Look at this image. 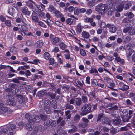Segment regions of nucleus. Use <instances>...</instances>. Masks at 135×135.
Wrapping results in <instances>:
<instances>
[{"label":"nucleus","mask_w":135,"mask_h":135,"mask_svg":"<svg viewBox=\"0 0 135 135\" xmlns=\"http://www.w3.org/2000/svg\"><path fill=\"white\" fill-rule=\"evenodd\" d=\"M92 105L90 104H86L83 105L81 108V111L79 114L81 116L86 115L89 113L92 112Z\"/></svg>","instance_id":"1"},{"label":"nucleus","mask_w":135,"mask_h":135,"mask_svg":"<svg viewBox=\"0 0 135 135\" xmlns=\"http://www.w3.org/2000/svg\"><path fill=\"white\" fill-rule=\"evenodd\" d=\"M32 115L30 113H26L25 115L26 119L28 120V122L31 121L33 123H38L40 121L39 116L35 115H34V118H32Z\"/></svg>","instance_id":"2"},{"label":"nucleus","mask_w":135,"mask_h":135,"mask_svg":"<svg viewBox=\"0 0 135 135\" xmlns=\"http://www.w3.org/2000/svg\"><path fill=\"white\" fill-rule=\"evenodd\" d=\"M107 5L106 4L100 3L97 5L95 8V11L99 14L103 15L106 12Z\"/></svg>","instance_id":"3"},{"label":"nucleus","mask_w":135,"mask_h":135,"mask_svg":"<svg viewBox=\"0 0 135 135\" xmlns=\"http://www.w3.org/2000/svg\"><path fill=\"white\" fill-rule=\"evenodd\" d=\"M106 27L109 28V31L111 33H115L117 31V27L114 24L108 23L106 25Z\"/></svg>","instance_id":"4"},{"label":"nucleus","mask_w":135,"mask_h":135,"mask_svg":"<svg viewBox=\"0 0 135 135\" xmlns=\"http://www.w3.org/2000/svg\"><path fill=\"white\" fill-rule=\"evenodd\" d=\"M8 99L7 100V104L8 105L11 106H15L16 103L14 100L13 96L8 95Z\"/></svg>","instance_id":"5"},{"label":"nucleus","mask_w":135,"mask_h":135,"mask_svg":"<svg viewBox=\"0 0 135 135\" xmlns=\"http://www.w3.org/2000/svg\"><path fill=\"white\" fill-rule=\"evenodd\" d=\"M31 18L32 21L35 23H37L39 20L37 14L35 11H33L30 16Z\"/></svg>","instance_id":"6"},{"label":"nucleus","mask_w":135,"mask_h":135,"mask_svg":"<svg viewBox=\"0 0 135 135\" xmlns=\"http://www.w3.org/2000/svg\"><path fill=\"white\" fill-rule=\"evenodd\" d=\"M128 112H126L123 114V115L121 116L122 121L123 122H128L130 119V116H128Z\"/></svg>","instance_id":"7"},{"label":"nucleus","mask_w":135,"mask_h":135,"mask_svg":"<svg viewBox=\"0 0 135 135\" xmlns=\"http://www.w3.org/2000/svg\"><path fill=\"white\" fill-rule=\"evenodd\" d=\"M21 11L22 13L26 16H29L31 14L30 11L26 7H22L21 9Z\"/></svg>","instance_id":"8"},{"label":"nucleus","mask_w":135,"mask_h":135,"mask_svg":"<svg viewBox=\"0 0 135 135\" xmlns=\"http://www.w3.org/2000/svg\"><path fill=\"white\" fill-rule=\"evenodd\" d=\"M100 122L103 123L107 124L108 125H110L111 121L107 117H104V118L102 119Z\"/></svg>","instance_id":"9"},{"label":"nucleus","mask_w":135,"mask_h":135,"mask_svg":"<svg viewBox=\"0 0 135 135\" xmlns=\"http://www.w3.org/2000/svg\"><path fill=\"white\" fill-rule=\"evenodd\" d=\"M113 123L114 125H118L120 124L122 125V123L120 118L119 117H118L116 119L113 120Z\"/></svg>","instance_id":"10"},{"label":"nucleus","mask_w":135,"mask_h":135,"mask_svg":"<svg viewBox=\"0 0 135 135\" xmlns=\"http://www.w3.org/2000/svg\"><path fill=\"white\" fill-rule=\"evenodd\" d=\"M58 45L60 49L62 50L65 49L67 47V46L61 40L59 42Z\"/></svg>","instance_id":"11"},{"label":"nucleus","mask_w":135,"mask_h":135,"mask_svg":"<svg viewBox=\"0 0 135 135\" xmlns=\"http://www.w3.org/2000/svg\"><path fill=\"white\" fill-rule=\"evenodd\" d=\"M29 124H25V126L26 128L28 130L31 131L32 129V127L31 126V125L35 123H33L32 122L29 121L28 122Z\"/></svg>","instance_id":"12"},{"label":"nucleus","mask_w":135,"mask_h":135,"mask_svg":"<svg viewBox=\"0 0 135 135\" xmlns=\"http://www.w3.org/2000/svg\"><path fill=\"white\" fill-rule=\"evenodd\" d=\"M56 58L60 64H63L62 56L61 54H57Z\"/></svg>","instance_id":"13"},{"label":"nucleus","mask_w":135,"mask_h":135,"mask_svg":"<svg viewBox=\"0 0 135 135\" xmlns=\"http://www.w3.org/2000/svg\"><path fill=\"white\" fill-rule=\"evenodd\" d=\"M60 38L57 37H55L52 40H51V43L54 45H56L60 42Z\"/></svg>","instance_id":"14"},{"label":"nucleus","mask_w":135,"mask_h":135,"mask_svg":"<svg viewBox=\"0 0 135 135\" xmlns=\"http://www.w3.org/2000/svg\"><path fill=\"white\" fill-rule=\"evenodd\" d=\"M46 90L43 89L37 92V96L39 97L40 99L44 96L45 93L46 92Z\"/></svg>","instance_id":"15"},{"label":"nucleus","mask_w":135,"mask_h":135,"mask_svg":"<svg viewBox=\"0 0 135 135\" xmlns=\"http://www.w3.org/2000/svg\"><path fill=\"white\" fill-rule=\"evenodd\" d=\"M75 103L77 106H80L82 104V101L80 98H75Z\"/></svg>","instance_id":"16"},{"label":"nucleus","mask_w":135,"mask_h":135,"mask_svg":"<svg viewBox=\"0 0 135 135\" xmlns=\"http://www.w3.org/2000/svg\"><path fill=\"white\" fill-rule=\"evenodd\" d=\"M81 35L83 38L87 39L90 37V36L89 33L86 31H83L82 32Z\"/></svg>","instance_id":"17"},{"label":"nucleus","mask_w":135,"mask_h":135,"mask_svg":"<svg viewBox=\"0 0 135 135\" xmlns=\"http://www.w3.org/2000/svg\"><path fill=\"white\" fill-rule=\"evenodd\" d=\"M115 8L113 6H111L108 8H107V12H108L109 15H111L112 13L114 12V9Z\"/></svg>","instance_id":"18"},{"label":"nucleus","mask_w":135,"mask_h":135,"mask_svg":"<svg viewBox=\"0 0 135 135\" xmlns=\"http://www.w3.org/2000/svg\"><path fill=\"white\" fill-rule=\"evenodd\" d=\"M132 54H133L132 56V60L133 61L134 60V57H133V56L135 54V51H134V50L133 49L131 50L128 53H127V57L129 58Z\"/></svg>","instance_id":"19"},{"label":"nucleus","mask_w":135,"mask_h":135,"mask_svg":"<svg viewBox=\"0 0 135 135\" xmlns=\"http://www.w3.org/2000/svg\"><path fill=\"white\" fill-rule=\"evenodd\" d=\"M83 28V27H82L80 23L78 24L77 25V28L76 30V31L77 33L80 34L82 31Z\"/></svg>","instance_id":"20"},{"label":"nucleus","mask_w":135,"mask_h":135,"mask_svg":"<svg viewBox=\"0 0 135 135\" xmlns=\"http://www.w3.org/2000/svg\"><path fill=\"white\" fill-rule=\"evenodd\" d=\"M15 9L12 7L10 6L8 8V13L11 16H13L14 14Z\"/></svg>","instance_id":"21"},{"label":"nucleus","mask_w":135,"mask_h":135,"mask_svg":"<svg viewBox=\"0 0 135 135\" xmlns=\"http://www.w3.org/2000/svg\"><path fill=\"white\" fill-rule=\"evenodd\" d=\"M36 47L38 48H41L43 45L44 43L43 41L41 40H39L36 42Z\"/></svg>","instance_id":"22"},{"label":"nucleus","mask_w":135,"mask_h":135,"mask_svg":"<svg viewBox=\"0 0 135 135\" xmlns=\"http://www.w3.org/2000/svg\"><path fill=\"white\" fill-rule=\"evenodd\" d=\"M124 6V3H123L122 2L119 4L117 7V10L119 12H121L123 10Z\"/></svg>","instance_id":"23"},{"label":"nucleus","mask_w":135,"mask_h":135,"mask_svg":"<svg viewBox=\"0 0 135 135\" xmlns=\"http://www.w3.org/2000/svg\"><path fill=\"white\" fill-rule=\"evenodd\" d=\"M109 84V86H108V88H110L111 90H113L116 91H117V89L113 88L115 87V85L113 80V81L111 82Z\"/></svg>","instance_id":"24"},{"label":"nucleus","mask_w":135,"mask_h":135,"mask_svg":"<svg viewBox=\"0 0 135 135\" xmlns=\"http://www.w3.org/2000/svg\"><path fill=\"white\" fill-rule=\"evenodd\" d=\"M25 101L24 98L22 95H20L17 99V101L20 104L22 103Z\"/></svg>","instance_id":"25"},{"label":"nucleus","mask_w":135,"mask_h":135,"mask_svg":"<svg viewBox=\"0 0 135 135\" xmlns=\"http://www.w3.org/2000/svg\"><path fill=\"white\" fill-rule=\"evenodd\" d=\"M95 0H91L87 3L88 6L90 8L92 7L95 5Z\"/></svg>","instance_id":"26"},{"label":"nucleus","mask_w":135,"mask_h":135,"mask_svg":"<svg viewBox=\"0 0 135 135\" xmlns=\"http://www.w3.org/2000/svg\"><path fill=\"white\" fill-rule=\"evenodd\" d=\"M116 61L117 62H119L121 65H124L125 64V62L124 60L123 59H121L119 57L116 59Z\"/></svg>","instance_id":"27"},{"label":"nucleus","mask_w":135,"mask_h":135,"mask_svg":"<svg viewBox=\"0 0 135 135\" xmlns=\"http://www.w3.org/2000/svg\"><path fill=\"white\" fill-rule=\"evenodd\" d=\"M56 95V94L54 93L50 92H48L46 94L47 96L50 97L52 99H54L55 98Z\"/></svg>","instance_id":"28"},{"label":"nucleus","mask_w":135,"mask_h":135,"mask_svg":"<svg viewBox=\"0 0 135 135\" xmlns=\"http://www.w3.org/2000/svg\"><path fill=\"white\" fill-rule=\"evenodd\" d=\"M53 13L55 14V16L57 18L61 17L62 14L60 11L56 9L55 10Z\"/></svg>","instance_id":"29"},{"label":"nucleus","mask_w":135,"mask_h":135,"mask_svg":"<svg viewBox=\"0 0 135 135\" xmlns=\"http://www.w3.org/2000/svg\"><path fill=\"white\" fill-rule=\"evenodd\" d=\"M44 107L50 106L51 102L47 99H45L44 101Z\"/></svg>","instance_id":"30"},{"label":"nucleus","mask_w":135,"mask_h":135,"mask_svg":"<svg viewBox=\"0 0 135 135\" xmlns=\"http://www.w3.org/2000/svg\"><path fill=\"white\" fill-rule=\"evenodd\" d=\"M51 105L52 107L55 109H57V102L55 100H52L51 102Z\"/></svg>","instance_id":"31"},{"label":"nucleus","mask_w":135,"mask_h":135,"mask_svg":"<svg viewBox=\"0 0 135 135\" xmlns=\"http://www.w3.org/2000/svg\"><path fill=\"white\" fill-rule=\"evenodd\" d=\"M88 96L92 98H95V97H96V96L95 91L93 90L90 92L89 94L88 95Z\"/></svg>","instance_id":"32"},{"label":"nucleus","mask_w":135,"mask_h":135,"mask_svg":"<svg viewBox=\"0 0 135 135\" xmlns=\"http://www.w3.org/2000/svg\"><path fill=\"white\" fill-rule=\"evenodd\" d=\"M41 60L38 59H34L33 60V62L28 61L27 62L29 63L33 64L35 65H37L38 64V63H40Z\"/></svg>","instance_id":"33"},{"label":"nucleus","mask_w":135,"mask_h":135,"mask_svg":"<svg viewBox=\"0 0 135 135\" xmlns=\"http://www.w3.org/2000/svg\"><path fill=\"white\" fill-rule=\"evenodd\" d=\"M128 34L130 36L135 35V28H133L131 27V28L130 29L129 32H128Z\"/></svg>","instance_id":"34"},{"label":"nucleus","mask_w":135,"mask_h":135,"mask_svg":"<svg viewBox=\"0 0 135 135\" xmlns=\"http://www.w3.org/2000/svg\"><path fill=\"white\" fill-rule=\"evenodd\" d=\"M104 79L105 81L106 82L107 84H109L111 82L113 81V79L110 78L109 77H104Z\"/></svg>","instance_id":"35"},{"label":"nucleus","mask_w":135,"mask_h":135,"mask_svg":"<svg viewBox=\"0 0 135 135\" xmlns=\"http://www.w3.org/2000/svg\"><path fill=\"white\" fill-rule=\"evenodd\" d=\"M8 110V109L7 107H4L0 109V113L4 114L7 112Z\"/></svg>","instance_id":"36"},{"label":"nucleus","mask_w":135,"mask_h":135,"mask_svg":"<svg viewBox=\"0 0 135 135\" xmlns=\"http://www.w3.org/2000/svg\"><path fill=\"white\" fill-rule=\"evenodd\" d=\"M129 89V86L124 84V85H123L122 88H119V89L123 91H126L127 90Z\"/></svg>","instance_id":"37"},{"label":"nucleus","mask_w":135,"mask_h":135,"mask_svg":"<svg viewBox=\"0 0 135 135\" xmlns=\"http://www.w3.org/2000/svg\"><path fill=\"white\" fill-rule=\"evenodd\" d=\"M44 58L45 59H49L50 57V54L47 52H45L43 55Z\"/></svg>","instance_id":"38"},{"label":"nucleus","mask_w":135,"mask_h":135,"mask_svg":"<svg viewBox=\"0 0 135 135\" xmlns=\"http://www.w3.org/2000/svg\"><path fill=\"white\" fill-rule=\"evenodd\" d=\"M66 109L72 110L74 108V107L69 103H66L65 104Z\"/></svg>","instance_id":"39"},{"label":"nucleus","mask_w":135,"mask_h":135,"mask_svg":"<svg viewBox=\"0 0 135 135\" xmlns=\"http://www.w3.org/2000/svg\"><path fill=\"white\" fill-rule=\"evenodd\" d=\"M16 126L12 124H10L8 127V129L9 131H12L16 128Z\"/></svg>","instance_id":"40"},{"label":"nucleus","mask_w":135,"mask_h":135,"mask_svg":"<svg viewBox=\"0 0 135 135\" xmlns=\"http://www.w3.org/2000/svg\"><path fill=\"white\" fill-rule=\"evenodd\" d=\"M80 119V116L79 115L76 114L74 117L73 120L75 122L78 123Z\"/></svg>","instance_id":"41"},{"label":"nucleus","mask_w":135,"mask_h":135,"mask_svg":"<svg viewBox=\"0 0 135 135\" xmlns=\"http://www.w3.org/2000/svg\"><path fill=\"white\" fill-rule=\"evenodd\" d=\"M4 22V24L8 27H10L12 26L11 21L9 20H6Z\"/></svg>","instance_id":"42"},{"label":"nucleus","mask_w":135,"mask_h":135,"mask_svg":"<svg viewBox=\"0 0 135 135\" xmlns=\"http://www.w3.org/2000/svg\"><path fill=\"white\" fill-rule=\"evenodd\" d=\"M37 23H38V25L41 27L44 28H46L47 27V25L41 21L39 20Z\"/></svg>","instance_id":"43"},{"label":"nucleus","mask_w":135,"mask_h":135,"mask_svg":"<svg viewBox=\"0 0 135 135\" xmlns=\"http://www.w3.org/2000/svg\"><path fill=\"white\" fill-rule=\"evenodd\" d=\"M102 128L103 129V131L104 132H108L109 129L106 127H103L102 126H99V130L100 131H101L102 130Z\"/></svg>","instance_id":"44"},{"label":"nucleus","mask_w":135,"mask_h":135,"mask_svg":"<svg viewBox=\"0 0 135 135\" xmlns=\"http://www.w3.org/2000/svg\"><path fill=\"white\" fill-rule=\"evenodd\" d=\"M44 108L47 114H49L51 112L50 106L44 107Z\"/></svg>","instance_id":"45"},{"label":"nucleus","mask_w":135,"mask_h":135,"mask_svg":"<svg viewBox=\"0 0 135 135\" xmlns=\"http://www.w3.org/2000/svg\"><path fill=\"white\" fill-rule=\"evenodd\" d=\"M77 131V128L76 126H74L73 128L69 131V133H73Z\"/></svg>","instance_id":"46"},{"label":"nucleus","mask_w":135,"mask_h":135,"mask_svg":"<svg viewBox=\"0 0 135 135\" xmlns=\"http://www.w3.org/2000/svg\"><path fill=\"white\" fill-rule=\"evenodd\" d=\"M38 15L40 18H45V13L42 12V11L39 12L38 13Z\"/></svg>","instance_id":"47"},{"label":"nucleus","mask_w":135,"mask_h":135,"mask_svg":"<svg viewBox=\"0 0 135 135\" xmlns=\"http://www.w3.org/2000/svg\"><path fill=\"white\" fill-rule=\"evenodd\" d=\"M39 117L43 121H46L47 118V116L46 115H43L42 114H40Z\"/></svg>","instance_id":"48"},{"label":"nucleus","mask_w":135,"mask_h":135,"mask_svg":"<svg viewBox=\"0 0 135 135\" xmlns=\"http://www.w3.org/2000/svg\"><path fill=\"white\" fill-rule=\"evenodd\" d=\"M90 72L91 74L94 73H95L96 74H98V73L97 70L96 69L95 67L92 68L90 71Z\"/></svg>","instance_id":"49"},{"label":"nucleus","mask_w":135,"mask_h":135,"mask_svg":"<svg viewBox=\"0 0 135 135\" xmlns=\"http://www.w3.org/2000/svg\"><path fill=\"white\" fill-rule=\"evenodd\" d=\"M104 115V114L103 113H101L98 114L97 121L98 122L100 120L101 121L102 119L104 117L103 116Z\"/></svg>","instance_id":"50"},{"label":"nucleus","mask_w":135,"mask_h":135,"mask_svg":"<svg viewBox=\"0 0 135 135\" xmlns=\"http://www.w3.org/2000/svg\"><path fill=\"white\" fill-rule=\"evenodd\" d=\"M27 24L25 23H24L23 25H21V28L23 31H27L28 28L27 27Z\"/></svg>","instance_id":"51"},{"label":"nucleus","mask_w":135,"mask_h":135,"mask_svg":"<svg viewBox=\"0 0 135 135\" xmlns=\"http://www.w3.org/2000/svg\"><path fill=\"white\" fill-rule=\"evenodd\" d=\"M131 28V26H129L124 28L123 29V32L126 33L128 32H129Z\"/></svg>","instance_id":"52"},{"label":"nucleus","mask_w":135,"mask_h":135,"mask_svg":"<svg viewBox=\"0 0 135 135\" xmlns=\"http://www.w3.org/2000/svg\"><path fill=\"white\" fill-rule=\"evenodd\" d=\"M80 55L83 56H85L86 54V53L85 51L82 49H80Z\"/></svg>","instance_id":"53"},{"label":"nucleus","mask_w":135,"mask_h":135,"mask_svg":"<svg viewBox=\"0 0 135 135\" xmlns=\"http://www.w3.org/2000/svg\"><path fill=\"white\" fill-rule=\"evenodd\" d=\"M25 123L23 122H19L18 124L17 125V127L18 128H22L25 126Z\"/></svg>","instance_id":"54"},{"label":"nucleus","mask_w":135,"mask_h":135,"mask_svg":"<svg viewBox=\"0 0 135 135\" xmlns=\"http://www.w3.org/2000/svg\"><path fill=\"white\" fill-rule=\"evenodd\" d=\"M125 15L126 16L128 17L129 18L131 19L134 17L133 14L131 12L126 13Z\"/></svg>","instance_id":"55"},{"label":"nucleus","mask_w":135,"mask_h":135,"mask_svg":"<svg viewBox=\"0 0 135 135\" xmlns=\"http://www.w3.org/2000/svg\"><path fill=\"white\" fill-rule=\"evenodd\" d=\"M48 9L50 11L54 13L56 9L52 5H50L49 6Z\"/></svg>","instance_id":"56"},{"label":"nucleus","mask_w":135,"mask_h":135,"mask_svg":"<svg viewBox=\"0 0 135 135\" xmlns=\"http://www.w3.org/2000/svg\"><path fill=\"white\" fill-rule=\"evenodd\" d=\"M86 22H90V23L92 22L93 21V18L87 17L85 19Z\"/></svg>","instance_id":"57"},{"label":"nucleus","mask_w":135,"mask_h":135,"mask_svg":"<svg viewBox=\"0 0 135 135\" xmlns=\"http://www.w3.org/2000/svg\"><path fill=\"white\" fill-rule=\"evenodd\" d=\"M55 23L57 26L60 27H62L63 26V23L61 22L58 21H56Z\"/></svg>","instance_id":"58"},{"label":"nucleus","mask_w":135,"mask_h":135,"mask_svg":"<svg viewBox=\"0 0 135 135\" xmlns=\"http://www.w3.org/2000/svg\"><path fill=\"white\" fill-rule=\"evenodd\" d=\"M131 21V19L129 17H126L123 19L122 21V23H128Z\"/></svg>","instance_id":"59"},{"label":"nucleus","mask_w":135,"mask_h":135,"mask_svg":"<svg viewBox=\"0 0 135 135\" xmlns=\"http://www.w3.org/2000/svg\"><path fill=\"white\" fill-rule=\"evenodd\" d=\"M5 17L2 15H0V20L3 22H4L6 20Z\"/></svg>","instance_id":"60"},{"label":"nucleus","mask_w":135,"mask_h":135,"mask_svg":"<svg viewBox=\"0 0 135 135\" xmlns=\"http://www.w3.org/2000/svg\"><path fill=\"white\" fill-rule=\"evenodd\" d=\"M131 45L129 44L125 45L124 46V49L126 50H129L131 49Z\"/></svg>","instance_id":"61"},{"label":"nucleus","mask_w":135,"mask_h":135,"mask_svg":"<svg viewBox=\"0 0 135 135\" xmlns=\"http://www.w3.org/2000/svg\"><path fill=\"white\" fill-rule=\"evenodd\" d=\"M131 4L130 3H127L124 6V9L125 10H127L131 6Z\"/></svg>","instance_id":"62"},{"label":"nucleus","mask_w":135,"mask_h":135,"mask_svg":"<svg viewBox=\"0 0 135 135\" xmlns=\"http://www.w3.org/2000/svg\"><path fill=\"white\" fill-rule=\"evenodd\" d=\"M49 124L50 126H52L54 127L55 126V122L53 120H49Z\"/></svg>","instance_id":"63"},{"label":"nucleus","mask_w":135,"mask_h":135,"mask_svg":"<svg viewBox=\"0 0 135 135\" xmlns=\"http://www.w3.org/2000/svg\"><path fill=\"white\" fill-rule=\"evenodd\" d=\"M91 83L94 86H96L97 85V81L94 79H91Z\"/></svg>","instance_id":"64"}]
</instances>
